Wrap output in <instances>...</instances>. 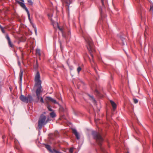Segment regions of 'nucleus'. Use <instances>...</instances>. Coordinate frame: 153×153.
Instances as JSON below:
<instances>
[{
    "instance_id": "c9c22d12",
    "label": "nucleus",
    "mask_w": 153,
    "mask_h": 153,
    "mask_svg": "<svg viewBox=\"0 0 153 153\" xmlns=\"http://www.w3.org/2000/svg\"><path fill=\"white\" fill-rule=\"evenodd\" d=\"M36 64H37V66H38V62H37V60L36 61Z\"/></svg>"
},
{
    "instance_id": "4be33fe9",
    "label": "nucleus",
    "mask_w": 153,
    "mask_h": 153,
    "mask_svg": "<svg viewBox=\"0 0 153 153\" xmlns=\"http://www.w3.org/2000/svg\"><path fill=\"white\" fill-rule=\"evenodd\" d=\"M28 4L31 6H32L33 4V2L31 0H27Z\"/></svg>"
},
{
    "instance_id": "9b49d317",
    "label": "nucleus",
    "mask_w": 153,
    "mask_h": 153,
    "mask_svg": "<svg viewBox=\"0 0 153 153\" xmlns=\"http://www.w3.org/2000/svg\"><path fill=\"white\" fill-rule=\"evenodd\" d=\"M102 6L100 7V14H102V12L103 10L105 8V6L104 5V3L106 1V0H101Z\"/></svg>"
},
{
    "instance_id": "f03ea898",
    "label": "nucleus",
    "mask_w": 153,
    "mask_h": 153,
    "mask_svg": "<svg viewBox=\"0 0 153 153\" xmlns=\"http://www.w3.org/2000/svg\"><path fill=\"white\" fill-rule=\"evenodd\" d=\"M40 78L39 73L37 71L35 76L34 81L35 82V85L37 87V88L36 91V96H37L38 99H39L40 93L42 92V91L41 90L42 88V81L40 79Z\"/></svg>"
},
{
    "instance_id": "c756f323",
    "label": "nucleus",
    "mask_w": 153,
    "mask_h": 153,
    "mask_svg": "<svg viewBox=\"0 0 153 153\" xmlns=\"http://www.w3.org/2000/svg\"><path fill=\"white\" fill-rule=\"evenodd\" d=\"M1 30L3 33H5V30L3 27H2V28L1 27Z\"/></svg>"
},
{
    "instance_id": "39448f33",
    "label": "nucleus",
    "mask_w": 153,
    "mask_h": 153,
    "mask_svg": "<svg viewBox=\"0 0 153 153\" xmlns=\"http://www.w3.org/2000/svg\"><path fill=\"white\" fill-rule=\"evenodd\" d=\"M19 98L22 102L26 103L31 102L33 101L32 96L30 94H28L27 97L22 94L20 96Z\"/></svg>"
},
{
    "instance_id": "aec40b11",
    "label": "nucleus",
    "mask_w": 153,
    "mask_h": 153,
    "mask_svg": "<svg viewBox=\"0 0 153 153\" xmlns=\"http://www.w3.org/2000/svg\"><path fill=\"white\" fill-rule=\"evenodd\" d=\"M50 115L52 118H54L56 116V114L54 112H52L50 113Z\"/></svg>"
},
{
    "instance_id": "412c9836",
    "label": "nucleus",
    "mask_w": 153,
    "mask_h": 153,
    "mask_svg": "<svg viewBox=\"0 0 153 153\" xmlns=\"http://www.w3.org/2000/svg\"><path fill=\"white\" fill-rule=\"evenodd\" d=\"M88 96L91 99V100L94 102H96V101L95 99L94 98V97L92 95H90L89 94H88Z\"/></svg>"
},
{
    "instance_id": "0eeeda50",
    "label": "nucleus",
    "mask_w": 153,
    "mask_h": 153,
    "mask_svg": "<svg viewBox=\"0 0 153 153\" xmlns=\"http://www.w3.org/2000/svg\"><path fill=\"white\" fill-rule=\"evenodd\" d=\"M117 36L118 39L120 40L122 42V45H125V43H126V42L123 34L122 33H120L117 34Z\"/></svg>"
},
{
    "instance_id": "6ab92c4d",
    "label": "nucleus",
    "mask_w": 153,
    "mask_h": 153,
    "mask_svg": "<svg viewBox=\"0 0 153 153\" xmlns=\"http://www.w3.org/2000/svg\"><path fill=\"white\" fill-rule=\"evenodd\" d=\"M41 93H40V94H41ZM37 98L38 99V100H40V102H41L42 103H44L43 99L42 97V96H40V95L39 99H38L37 97Z\"/></svg>"
},
{
    "instance_id": "2eb2a0df",
    "label": "nucleus",
    "mask_w": 153,
    "mask_h": 153,
    "mask_svg": "<svg viewBox=\"0 0 153 153\" xmlns=\"http://www.w3.org/2000/svg\"><path fill=\"white\" fill-rule=\"evenodd\" d=\"M110 102L113 107V110H114L117 108V105L116 103H115L113 101L111 100L110 101Z\"/></svg>"
},
{
    "instance_id": "a211bd4d",
    "label": "nucleus",
    "mask_w": 153,
    "mask_h": 153,
    "mask_svg": "<svg viewBox=\"0 0 153 153\" xmlns=\"http://www.w3.org/2000/svg\"><path fill=\"white\" fill-rule=\"evenodd\" d=\"M36 55H38L39 56H41L40 50L39 49H37L36 50Z\"/></svg>"
},
{
    "instance_id": "bb28decb",
    "label": "nucleus",
    "mask_w": 153,
    "mask_h": 153,
    "mask_svg": "<svg viewBox=\"0 0 153 153\" xmlns=\"http://www.w3.org/2000/svg\"><path fill=\"white\" fill-rule=\"evenodd\" d=\"M47 108L48 110L50 111H53V109L51 108L50 106H48Z\"/></svg>"
},
{
    "instance_id": "5701e85b",
    "label": "nucleus",
    "mask_w": 153,
    "mask_h": 153,
    "mask_svg": "<svg viewBox=\"0 0 153 153\" xmlns=\"http://www.w3.org/2000/svg\"><path fill=\"white\" fill-rule=\"evenodd\" d=\"M82 69V68L79 66L77 68V71L78 74H79L80 71H81Z\"/></svg>"
},
{
    "instance_id": "4c0bfd02",
    "label": "nucleus",
    "mask_w": 153,
    "mask_h": 153,
    "mask_svg": "<svg viewBox=\"0 0 153 153\" xmlns=\"http://www.w3.org/2000/svg\"><path fill=\"white\" fill-rule=\"evenodd\" d=\"M3 139H4V136H3L2 137Z\"/></svg>"
},
{
    "instance_id": "2f4dec72",
    "label": "nucleus",
    "mask_w": 153,
    "mask_h": 153,
    "mask_svg": "<svg viewBox=\"0 0 153 153\" xmlns=\"http://www.w3.org/2000/svg\"><path fill=\"white\" fill-rule=\"evenodd\" d=\"M31 24L32 25L33 27V28L34 29L35 28V27H36V26H35V24H33V23H32V24Z\"/></svg>"
},
{
    "instance_id": "f257e3e1",
    "label": "nucleus",
    "mask_w": 153,
    "mask_h": 153,
    "mask_svg": "<svg viewBox=\"0 0 153 153\" xmlns=\"http://www.w3.org/2000/svg\"><path fill=\"white\" fill-rule=\"evenodd\" d=\"M91 135L93 139L96 141L100 147V151L101 153H107L104 147L102 146L104 139L101 134L96 131H92Z\"/></svg>"
},
{
    "instance_id": "20e7f679",
    "label": "nucleus",
    "mask_w": 153,
    "mask_h": 153,
    "mask_svg": "<svg viewBox=\"0 0 153 153\" xmlns=\"http://www.w3.org/2000/svg\"><path fill=\"white\" fill-rule=\"evenodd\" d=\"M46 114L45 112H44L40 116L38 121V126L39 130H41L43 126L46 125V117L45 115Z\"/></svg>"
},
{
    "instance_id": "1a4fd4ad",
    "label": "nucleus",
    "mask_w": 153,
    "mask_h": 153,
    "mask_svg": "<svg viewBox=\"0 0 153 153\" xmlns=\"http://www.w3.org/2000/svg\"><path fill=\"white\" fill-rule=\"evenodd\" d=\"M46 100L47 101L51 102L54 104H59L58 102H57L56 100L52 98L51 97H47L46 98Z\"/></svg>"
},
{
    "instance_id": "393cba45",
    "label": "nucleus",
    "mask_w": 153,
    "mask_h": 153,
    "mask_svg": "<svg viewBox=\"0 0 153 153\" xmlns=\"http://www.w3.org/2000/svg\"><path fill=\"white\" fill-rule=\"evenodd\" d=\"M53 152H55V153H63L62 152H59L58 151V150H56L55 149H53Z\"/></svg>"
},
{
    "instance_id": "b1692460",
    "label": "nucleus",
    "mask_w": 153,
    "mask_h": 153,
    "mask_svg": "<svg viewBox=\"0 0 153 153\" xmlns=\"http://www.w3.org/2000/svg\"><path fill=\"white\" fill-rule=\"evenodd\" d=\"M59 42L60 45V47L61 49V51H62V49H63V48H62V41L61 40H60L59 39Z\"/></svg>"
},
{
    "instance_id": "7ed1b4c3",
    "label": "nucleus",
    "mask_w": 153,
    "mask_h": 153,
    "mask_svg": "<svg viewBox=\"0 0 153 153\" xmlns=\"http://www.w3.org/2000/svg\"><path fill=\"white\" fill-rule=\"evenodd\" d=\"M85 39L86 43V46L88 50L89 51L90 55L93 59L94 56L92 53L95 51V50L93 41L90 37H87L85 38Z\"/></svg>"
},
{
    "instance_id": "f8f14e48",
    "label": "nucleus",
    "mask_w": 153,
    "mask_h": 153,
    "mask_svg": "<svg viewBox=\"0 0 153 153\" xmlns=\"http://www.w3.org/2000/svg\"><path fill=\"white\" fill-rule=\"evenodd\" d=\"M72 132L75 135L76 139L77 140H79L80 138V136L76 130L75 129H73Z\"/></svg>"
},
{
    "instance_id": "cd10ccee",
    "label": "nucleus",
    "mask_w": 153,
    "mask_h": 153,
    "mask_svg": "<svg viewBox=\"0 0 153 153\" xmlns=\"http://www.w3.org/2000/svg\"><path fill=\"white\" fill-rule=\"evenodd\" d=\"M134 102L135 103H137L138 102V100L137 99L135 98L133 99Z\"/></svg>"
},
{
    "instance_id": "dca6fc26",
    "label": "nucleus",
    "mask_w": 153,
    "mask_h": 153,
    "mask_svg": "<svg viewBox=\"0 0 153 153\" xmlns=\"http://www.w3.org/2000/svg\"><path fill=\"white\" fill-rule=\"evenodd\" d=\"M23 75V71L22 69H21L19 74V80L21 82V83H22V78Z\"/></svg>"
},
{
    "instance_id": "f704fd0d",
    "label": "nucleus",
    "mask_w": 153,
    "mask_h": 153,
    "mask_svg": "<svg viewBox=\"0 0 153 153\" xmlns=\"http://www.w3.org/2000/svg\"><path fill=\"white\" fill-rule=\"evenodd\" d=\"M18 65H20L21 63H20V62L19 61L18 62Z\"/></svg>"
},
{
    "instance_id": "f3484780",
    "label": "nucleus",
    "mask_w": 153,
    "mask_h": 153,
    "mask_svg": "<svg viewBox=\"0 0 153 153\" xmlns=\"http://www.w3.org/2000/svg\"><path fill=\"white\" fill-rule=\"evenodd\" d=\"M65 35L66 36V38H64V39H65V40H66V39L67 38H70L71 37V33L70 31H68L67 32V33H65Z\"/></svg>"
},
{
    "instance_id": "423d86ee",
    "label": "nucleus",
    "mask_w": 153,
    "mask_h": 153,
    "mask_svg": "<svg viewBox=\"0 0 153 153\" xmlns=\"http://www.w3.org/2000/svg\"><path fill=\"white\" fill-rule=\"evenodd\" d=\"M16 3H17L19 4L22 7V8L24 9L25 11H26L27 16L28 19H29V20L30 23V24H32V23H33L31 21L30 17V14L29 13V12L28 11V9L26 7L25 5L24 4V3H23L21 2H20V1H16Z\"/></svg>"
},
{
    "instance_id": "4468645a",
    "label": "nucleus",
    "mask_w": 153,
    "mask_h": 153,
    "mask_svg": "<svg viewBox=\"0 0 153 153\" xmlns=\"http://www.w3.org/2000/svg\"><path fill=\"white\" fill-rule=\"evenodd\" d=\"M43 145L45 146V148H46L48 151L52 152H53V150H52L51 149V146L50 145L46 144H43Z\"/></svg>"
},
{
    "instance_id": "72a5a7b5",
    "label": "nucleus",
    "mask_w": 153,
    "mask_h": 153,
    "mask_svg": "<svg viewBox=\"0 0 153 153\" xmlns=\"http://www.w3.org/2000/svg\"><path fill=\"white\" fill-rule=\"evenodd\" d=\"M35 27V28L34 29V31H35V33L36 34L37 33V29H36V27Z\"/></svg>"
},
{
    "instance_id": "ea45409f",
    "label": "nucleus",
    "mask_w": 153,
    "mask_h": 153,
    "mask_svg": "<svg viewBox=\"0 0 153 153\" xmlns=\"http://www.w3.org/2000/svg\"><path fill=\"white\" fill-rule=\"evenodd\" d=\"M126 153H129V152H127Z\"/></svg>"
},
{
    "instance_id": "a878e982",
    "label": "nucleus",
    "mask_w": 153,
    "mask_h": 153,
    "mask_svg": "<svg viewBox=\"0 0 153 153\" xmlns=\"http://www.w3.org/2000/svg\"><path fill=\"white\" fill-rule=\"evenodd\" d=\"M51 120H50L49 118V117H46V124L49 122V121Z\"/></svg>"
},
{
    "instance_id": "473e14b6",
    "label": "nucleus",
    "mask_w": 153,
    "mask_h": 153,
    "mask_svg": "<svg viewBox=\"0 0 153 153\" xmlns=\"http://www.w3.org/2000/svg\"><path fill=\"white\" fill-rule=\"evenodd\" d=\"M35 27V28L34 29V31H35V33L36 34L37 33V29H36V27Z\"/></svg>"
},
{
    "instance_id": "e433bc0d",
    "label": "nucleus",
    "mask_w": 153,
    "mask_h": 153,
    "mask_svg": "<svg viewBox=\"0 0 153 153\" xmlns=\"http://www.w3.org/2000/svg\"><path fill=\"white\" fill-rule=\"evenodd\" d=\"M1 27L2 28V27H2L0 25V29H1Z\"/></svg>"
},
{
    "instance_id": "7c9ffc66",
    "label": "nucleus",
    "mask_w": 153,
    "mask_h": 153,
    "mask_svg": "<svg viewBox=\"0 0 153 153\" xmlns=\"http://www.w3.org/2000/svg\"><path fill=\"white\" fill-rule=\"evenodd\" d=\"M95 92L97 94H99V92L98 91L97 89H95Z\"/></svg>"
},
{
    "instance_id": "c85d7f7f",
    "label": "nucleus",
    "mask_w": 153,
    "mask_h": 153,
    "mask_svg": "<svg viewBox=\"0 0 153 153\" xmlns=\"http://www.w3.org/2000/svg\"><path fill=\"white\" fill-rule=\"evenodd\" d=\"M73 148H71L69 149V152L71 153H72L73 152Z\"/></svg>"
},
{
    "instance_id": "9d476101",
    "label": "nucleus",
    "mask_w": 153,
    "mask_h": 153,
    "mask_svg": "<svg viewBox=\"0 0 153 153\" xmlns=\"http://www.w3.org/2000/svg\"><path fill=\"white\" fill-rule=\"evenodd\" d=\"M5 37L7 39V40L8 41V43L9 45V46L11 47L12 48H13V47L14 45L13 44V43H12L11 42V39H10L9 36L8 35V34H6L5 36Z\"/></svg>"
},
{
    "instance_id": "ddd939ff",
    "label": "nucleus",
    "mask_w": 153,
    "mask_h": 153,
    "mask_svg": "<svg viewBox=\"0 0 153 153\" xmlns=\"http://www.w3.org/2000/svg\"><path fill=\"white\" fill-rule=\"evenodd\" d=\"M58 28L62 33L63 37L65 38H66V36L65 35V31L63 30V28L62 27H60L59 26H58Z\"/></svg>"
},
{
    "instance_id": "58836bf2",
    "label": "nucleus",
    "mask_w": 153,
    "mask_h": 153,
    "mask_svg": "<svg viewBox=\"0 0 153 153\" xmlns=\"http://www.w3.org/2000/svg\"><path fill=\"white\" fill-rule=\"evenodd\" d=\"M111 78L112 79H113V78H112V76H111Z\"/></svg>"
},
{
    "instance_id": "6e6552de",
    "label": "nucleus",
    "mask_w": 153,
    "mask_h": 153,
    "mask_svg": "<svg viewBox=\"0 0 153 153\" xmlns=\"http://www.w3.org/2000/svg\"><path fill=\"white\" fill-rule=\"evenodd\" d=\"M62 4L67 7L68 10H69V5L72 3V0H61Z\"/></svg>"
}]
</instances>
